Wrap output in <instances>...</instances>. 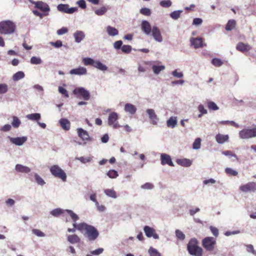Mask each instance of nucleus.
<instances>
[{
  "label": "nucleus",
  "instance_id": "obj_39",
  "mask_svg": "<svg viewBox=\"0 0 256 256\" xmlns=\"http://www.w3.org/2000/svg\"><path fill=\"white\" fill-rule=\"evenodd\" d=\"M66 211L70 216L72 220L74 222V223L76 224V221L78 220V216L71 210H66Z\"/></svg>",
  "mask_w": 256,
  "mask_h": 256
},
{
  "label": "nucleus",
  "instance_id": "obj_51",
  "mask_svg": "<svg viewBox=\"0 0 256 256\" xmlns=\"http://www.w3.org/2000/svg\"><path fill=\"white\" fill-rule=\"evenodd\" d=\"M198 110L199 112H200V114L198 116V118H200L202 114H207L206 110L205 109L204 106L202 104L199 105L198 107Z\"/></svg>",
  "mask_w": 256,
  "mask_h": 256
},
{
  "label": "nucleus",
  "instance_id": "obj_29",
  "mask_svg": "<svg viewBox=\"0 0 256 256\" xmlns=\"http://www.w3.org/2000/svg\"><path fill=\"white\" fill-rule=\"evenodd\" d=\"M177 119L176 117H170L168 120H167V126L169 128H174L176 124H177Z\"/></svg>",
  "mask_w": 256,
  "mask_h": 256
},
{
  "label": "nucleus",
  "instance_id": "obj_62",
  "mask_svg": "<svg viewBox=\"0 0 256 256\" xmlns=\"http://www.w3.org/2000/svg\"><path fill=\"white\" fill-rule=\"evenodd\" d=\"M210 230L211 232H212L214 236H215L216 237L218 236L219 233L218 230L216 228L210 226Z\"/></svg>",
  "mask_w": 256,
  "mask_h": 256
},
{
  "label": "nucleus",
  "instance_id": "obj_33",
  "mask_svg": "<svg viewBox=\"0 0 256 256\" xmlns=\"http://www.w3.org/2000/svg\"><path fill=\"white\" fill-rule=\"evenodd\" d=\"M24 74L23 72L19 71L14 74L12 76V80L14 81H18L24 77Z\"/></svg>",
  "mask_w": 256,
  "mask_h": 256
},
{
  "label": "nucleus",
  "instance_id": "obj_57",
  "mask_svg": "<svg viewBox=\"0 0 256 256\" xmlns=\"http://www.w3.org/2000/svg\"><path fill=\"white\" fill-rule=\"evenodd\" d=\"M76 159L79 160L85 164L86 162H90L92 160V158L90 156L86 157V158H84V156H81V157L76 158Z\"/></svg>",
  "mask_w": 256,
  "mask_h": 256
},
{
  "label": "nucleus",
  "instance_id": "obj_54",
  "mask_svg": "<svg viewBox=\"0 0 256 256\" xmlns=\"http://www.w3.org/2000/svg\"><path fill=\"white\" fill-rule=\"evenodd\" d=\"M212 63L216 66H220L222 65L223 62L220 59L214 58L212 60Z\"/></svg>",
  "mask_w": 256,
  "mask_h": 256
},
{
  "label": "nucleus",
  "instance_id": "obj_4",
  "mask_svg": "<svg viewBox=\"0 0 256 256\" xmlns=\"http://www.w3.org/2000/svg\"><path fill=\"white\" fill-rule=\"evenodd\" d=\"M51 174L56 178L62 180L63 182L66 180V172L58 165H53L50 168Z\"/></svg>",
  "mask_w": 256,
  "mask_h": 256
},
{
  "label": "nucleus",
  "instance_id": "obj_7",
  "mask_svg": "<svg viewBox=\"0 0 256 256\" xmlns=\"http://www.w3.org/2000/svg\"><path fill=\"white\" fill-rule=\"evenodd\" d=\"M118 118V114L116 112H112L110 114L108 118V125L112 126L114 128H117L120 127V125L118 124L117 121Z\"/></svg>",
  "mask_w": 256,
  "mask_h": 256
},
{
  "label": "nucleus",
  "instance_id": "obj_8",
  "mask_svg": "<svg viewBox=\"0 0 256 256\" xmlns=\"http://www.w3.org/2000/svg\"><path fill=\"white\" fill-rule=\"evenodd\" d=\"M73 93L75 95L82 96L85 100H88L90 98V92L84 88H75L73 90Z\"/></svg>",
  "mask_w": 256,
  "mask_h": 256
},
{
  "label": "nucleus",
  "instance_id": "obj_2",
  "mask_svg": "<svg viewBox=\"0 0 256 256\" xmlns=\"http://www.w3.org/2000/svg\"><path fill=\"white\" fill-rule=\"evenodd\" d=\"M187 248L188 252L194 256H202L203 250L198 246V241L196 238H192L189 241Z\"/></svg>",
  "mask_w": 256,
  "mask_h": 256
},
{
  "label": "nucleus",
  "instance_id": "obj_14",
  "mask_svg": "<svg viewBox=\"0 0 256 256\" xmlns=\"http://www.w3.org/2000/svg\"><path fill=\"white\" fill-rule=\"evenodd\" d=\"M8 138L11 142L16 146L22 145L27 140V138L26 136L18 138H11L9 136Z\"/></svg>",
  "mask_w": 256,
  "mask_h": 256
},
{
  "label": "nucleus",
  "instance_id": "obj_32",
  "mask_svg": "<svg viewBox=\"0 0 256 256\" xmlns=\"http://www.w3.org/2000/svg\"><path fill=\"white\" fill-rule=\"evenodd\" d=\"M93 66L103 71L106 70L108 68L106 65L102 64L100 61H95Z\"/></svg>",
  "mask_w": 256,
  "mask_h": 256
},
{
  "label": "nucleus",
  "instance_id": "obj_28",
  "mask_svg": "<svg viewBox=\"0 0 256 256\" xmlns=\"http://www.w3.org/2000/svg\"><path fill=\"white\" fill-rule=\"evenodd\" d=\"M176 162L178 164L184 166H190L192 164L190 160L186 158L178 159Z\"/></svg>",
  "mask_w": 256,
  "mask_h": 256
},
{
  "label": "nucleus",
  "instance_id": "obj_42",
  "mask_svg": "<svg viewBox=\"0 0 256 256\" xmlns=\"http://www.w3.org/2000/svg\"><path fill=\"white\" fill-rule=\"evenodd\" d=\"M201 146V139L199 138H196L192 144V148L194 149H199Z\"/></svg>",
  "mask_w": 256,
  "mask_h": 256
},
{
  "label": "nucleus",
  "instance_id": "obj_44",
  "mask_svg": "<svg viewBox=\"0 0 256 256\" xmlns=\"http://www.w3.org/2000/svg\"><path fill=\"white\" fill-rule=\"evenodd\" d=\"M107 176L111 178H116L118 176V173L115 170H112L107 172Z\"/></svg>",
  "mask_w": 256,
  "mask_h": 256
},
{
  "label": "nucleus",
  "instance_id": "obj_19",
  "mask_svg": "<svg viewBox=\"0 0 256 256\" xmlns=\"http://www.w3.org/2000/svg\"><path fill=\"white\" fill-rule=\"evenodd\" d=\"M142 29L147 35L150 34L152 30L150 24L146 20L142 21Z\"/></svg>",
  "mask_w": 256,
  "mask_h": 256
},
{
  "label": "nucleus",
  "instance_id": "obj_56",
  "mask_svg": "<svg viewBox=\"0 0 256 256\" xmlns=\"http://www.w3.org/2000/svg\"><path fill=\"white\" fill-rule=\"evenodd\" d=\"M222 154L226 156H234L237 160H238V158L237 156L230 150H226L222 152Z\"/></svg>",
  "mask_w": 256,
  "mask_h": 256
},
{
  "label": "nucleus",
  "instance_id": "obj_41",
  "mask_svg": "<svg viewBox=\"0 0 256 256\" xmlns=\"http://www.w3.org/2000/svg\"><path fill=\"white\" fill-rule=\"evenodd\" d=\"M12 126L16 128H18L20 124V121L18 119V118L16 116H14L12 117Z\"/></svg>",
  "mask_w": 256,
  "mask_h": 256
},
{
  "label": "nucleus",
  "instance_id": "obj_43",
  "mask_svg": "<svg viewBox=\"0 0 256 256\" xmlns=\"http://www.w3.org/2000/svg\"><path fill=\"white\" fill-rule=\"evenodd\" d=\"M108 9L105 6H102L99 9L95 10V13L98 16H102L107 11Z\"/></svg>",
  "mask_w": 256,
  "mask_h": 256
},
{
  "label": "nucleus",
  "instance_id": "obj_13",
  "mask_svg": "<svg viewBox=\"0 0 256 256\" xmlns=\"http://www.w3.org/2000/svg\"><path fill=\"white\" fill-rule=\"evenodd\" d=\"M152 36L155 40L158 42L162 41V37L158 28L156 26H153L152 30Z\"/></svg>",
  "mask_w": 256,
  "mask_h": 256
},
{
  "label": "nucleus",
  "instance_id": "obj_27",
  "mask_svg": "<svg viewBox=\"0 0 256 256\" xmlns=\"http://www.w3.org/2000/svg\"><path fill=\"white\" fill-rule=\"evenodd\" d=\"M75 41L77 42H80L84 38V34L82 31H76L74 34Z\"/></svg>",
  "mask_w": 256,
  "mask_h": 256
},
{
  "label": "nucleus",
  "instance_id": "obj_58",
  "mask_svg": "<svg viewBox=\"0 0 256 256\" xmlns=\"http://www.w3.org/2000/svg\"><path fill=\"white\" fill-rule=\"evenodd\" d=\"M140 14L146 16H149L151 13L150 10L146 8H141L140 10Z\"/></svg>",
  "mask_w": 256,
  "mask_h": 256
},
{
  "label": "nucleus",
  "instance_id": "obj_53",
  "mask_svg": "<svg viewBox=\"0 0 256 256\" xmlns=\"http://www.w3.org/2000/svg\"><path fill=\"white\" fill-rule=\"evenodd\" d=\"M150 64V62H144V64L145 66L142 65H139L138 67V70L140 72H145L148 69V68L146 66V65L148 64Z\"/></svg>",
  "mask_w": 256,
  "mask_h": 256
},
{
  "label": "nucleus",
  "instance_id": "obj_18",
  "mask_svg": "<svg viewBox=\"0 0 256 256\" xmlns=\"http://www.w3.org/2000/svg\"><path fill=\"white\" fill-rule=\"evenodd\" d=\"M87 70L85 68L79 67L78 68H74L70 70V74L75 75H84L86 74Z\"/></svg>",
  "mask_w": 256,
  "mask_h": 256
},
{
  "label": "nucleus",
  "instance_id": "obj_50",
  "mask_svg": "<svg viewBox=\"0 0 256 256\" xmlns=\"http://www.w3.org/2000/svg\"><path fill=\"white\" fill-rule=\"evenodd\" d=\"M122 50L124 53L129 54L132 51V47L130 45H124L122 46Z\"/></svg>",
  "mask_w": 256,
  "mask_h": 256
},
{
  "label": "nucleus",
  "instance_id": "obj_38",
  "mask_svg": "<svg viewBox=\"0 0 256 256\" xmlns=\"http://www.w3.org/2000/svg\"><path fill=\"white\" fill-rule=\"evenodd\" d=\"M30 62L32 64H40L42 63V60L40 58L36 56H32Z\"/></svg>",
  "mask_w": 256,
  "mask_h": 256
},
{
  "label": "nucleus",
  "instance_id": "obj_17",
  "mask_svg": "<svg viewBox=\"0 0 256 256\" xmlns=\"http://www.w3.org/2000/svg\"><path fill=\"white\" fill-rule=\"evenodd\" d=\"M146 113L148 114L150 119L152 122V124L156 125L157 124L158 118L153 109H148Z\"/></svg>",
  "mask_w": 256,
  "mask_h": 256
},
{
  "label": "nucleus",
  "instance_id": "obj_49",
  "mask_svg": "<svg viewBox=\"0 0 256 256\" xmlns=\"http://www.w3.org/2000/svg\"><path fill=\"white\" fill-rule=\"evenodd\" d=\"M208 107L210 110H216L218 109V107L217 105L213 102H208Z\"/></svg>",
  "mask_w": 256,
  "mask_h": 256
},
{
  "label": "nucleus",
  "instance_id": "obj_21",
  "mask_svg": "<svg viewBox=\"0 0 256 256\" xmlns=\"http://www.w3.org/2000/svg\"><path fill=\"white\" fill-rule=\"evenodd\" d=\"M60 126L62 129L68 130L70 128V122L66 118H62L60 120Z\"/></svg>",
  "mask_w": 256,
  "mask_h": 256
},
{
  "label": "nucleus",
  "instance_id": "obj_60",
  "mask_svg": "<svg viewBox=\"0 0 256 256\" xmlns=\"http://www.w3.org/2000/svg\"><path fill=\"white\" fill-rule=\"evenodd\" d=\"M160 5L164 8H168L172 5V2L170 0H162L160 2Z\"/></svg>",
  "mask_w": 256,
  "mask_h": 256
},
{
  "label": "nucleus",
  "instance_id": "obj_34",
  "mask_svg": "<svg viewBox=\"0 0 256 256\" xmlns=\"http://www.w3.org/2000/svg\"><path fill=\"white\" fill-rule=\"evenodd\" d=\"M165 69V66H156L153 65L152 66V70L154 72L155 74H158L161 71L164 70Z\"/></svg>",
  "mask_w": 256,
  "mask_h": 256
},
{
  "label": "nucleus",
  "instance_id": "obj_47",
  "mask_svg": "<svg viewBox=\"0 0 256 256\" xmlns=\"http://www.w3.org/2000/svg\"><path fill=\"white\" fill-rule=\"evenodd\" d=\"M225 172L228 175L236 176L238 175V172L231 168H227L225 169Z\"/></svg>",
  "mask_w": 256,
  "mask_h": 256
},
{
  "label": "nucleus",
  "instance_id": "obj_23",
  "mask_svg": "<svg viewBox=\"0 0 256 256\" xmlns=\"http://www.w3.org/2000/svg\"><path fill=\"white\" fill-rule=\"evenodd\" d=\"M67 240L68 242L72 244L79 243L80 241V237L75 234L68 236Z\"/></svg>",
  "mask_w": 256,
  "mask_h": 256
},
{
  "label": "nucleus",
  "instance_id": "obj_61",
  "mask_svg": "<svg viewBox=\"0 0 256 256\" xmlns=\"http://www.w3.org/2000/svg\"><path fill=\"white\" fill-rule=\"evenodd\" d=\"M58 91L60 94H64L65 97L68 98L69 96H68V91L66 88H64L62 86H59L58 87Z\"/></svg>",
  "mask_w": 256,
  "mask_h": 256
},
{
  "label": "nucleus",
  "instance_id": "obj_6",
  "mask_svg": "<svg viewBox=\"0 0 256 256\" xmlns=\"http://www.w3.org/2000/svg\"><path fill=\"white\" fill-rule=\"evenodd\" d=\"M240 136L243 139L256 137V127L252 128H244L239 132Z\"/></svg>",
  "mask_w": 256,
  "mask_h": 256
},
{
  "label": "nucleus",
  "instance_id": "obj_25",
  "mask_svg": "<svg viewBox=\"0 0 256 256\" xmlns=\"http://www.w3.org/2000/svg\"><path fill=\"white\" fill-rule=\"evenodd\" d=\"M78 136L83 140H87L89 138L88 132L82 128H78L77 130Z\"/></svg>",
  "mask_w": 256,
  "mask_h": 256
},
{
  "label": "nucleus",
  "instance_id": "obj_11",
  "mask_svg": "<svg viewBox=\"0 0 256 256\" xmlns=\"http://www.w3.org/2000/svg\"><path fill=\"white\" fill-rule=\"evenodd\" d=\"M33 4H34L36 8L44 12H48L50 10L48 5L42 1L34 2Z\"/></svg>",
  "mask_w": 256,
  "mask_h": 256
},
{
  "label": "nucleus",
  "instance_id": "obj_35",
  "mask_svg": "<svg viewBox=\"0 0 256 256\" xmlns=\"http://www.w3.org/2000/svg\"><path fill=\"white\" fill-rule=\"evenodd\" d=\"M26 118L30 120H38L40 118L41 116L39 113H34L28 114Z\"/></svg>",
  "mask_w": 256,
  "mask_h": 256
},
{
  "label": "nucleus",
  "instance_id": "obj_52",
  "mask_svg": "<svg viewBox=\"0 0 256 256\" xmlns=\"http://www.w3.org/2000/svg\"><path fill=\"white\" fill-rule=\"evenodd\" d=\"M182 12L181 10H176L170 14V16L174 20H177L180 16V14Z\"/></svg>",
  "mask_w": 256,
  "mask_h": 256
},
{
  "label": "nucleus",
  "instance_id": "obj_20",
  "mask_svg": "<svg viewBox=\"0 0 256 256\" xmlns=\"http://www.w3.org/2000/svg\"><path fill=\"white\" fill-rule=\"evenodd\" d=\"M236 48L238 51L244 52L249 51L250 49V47L248 44L240 42L238 44Z\"/></svg>",
  "mask_w": 256,
  "mask_h": 256
},
{
  "label": "nucleus",
  "instance_id": "obj_30",
  "mask_svg": "<svg viewBox=\"0 0 256 256\" xmlns=\"http://www.w3.org/2000/svg\"><path fill=\"white\" fill-rule=\"evenodd\" d=\"M106 32L110 36H115L118 34V31L117 29L110 26L106 27Z\"/></svg>",
  "mask_w": 256,
  "mask_h": 256
},
{
  "label": "nucleus",
  "instance_id": "obj_22",
  "mask_svg": "<svg viewBox=\"0 0 256 256\" xmlns=\"http://www.w3.org/2000/svg\"><path fill=\"white\" fill-rule=\"evenodd\" d=\"M228 135H223L222 134H218L216 136V140L218 143L222 144L224 143L225 142H226L228 140Z\"/></svg>",
  "mask_w": 256,
  "mask_h": 256
},
{
  "label": "nucleus",
  "instance_id": "obj_26",
  "mask_svg": "<svg viewBox=\"0 0 256 256\" xmlns=\"http://www.w3.org/2000/svg\"><path fill=\"white\" fill-rule=\"evenodd\" d=\"M16 170L18 172L24 173H28L30 172V169L28 167L20 164L16 166Z\"/></svg>",
  "mask_w": 256,
  "mask_h": 256
},
{
  "label": "nucleus",
  "instance_id": "obj_24",
  "mask_svg": "<svg viewBox=\"0 0 256 256\" xmlns=\"http://www.w3.org/2000/svg\"><path fill=\"white\" fill-rule=\"evenodd\" d=\"M124 110L132 114H134L136 111V108L131 104H126L124 106Z\"/></svg>",
  "mask_w": 256,
  "mask_h": 256
},
{
  "label": "nucleus",
  "instance_id": "obj_12",
  "mask_svg": "<svg viewBox=\"0 0 256 256\" xmlns=\"http://www.w3.org/2000/svg\"><path fill=\"white\" fill-rule=\"evenodd\" d=\"M146 235L148 238L153 237L155 239L158 238V236L155 230L148 226H145L144 228Z\"/></svg>",
  "mask_w": 256,
  "mask_h": 256
},
{
  "label": "nucleus",
  "instance_id": "obj_5",
  "mask_svg": "<svg viewBox=\"0 0 256 256\" xmlns=\"http://www.w3.org/2000/svg\"><path fill=\"white\" fill-rule=\"evenodd\" d=\"M216 245V240L213 237H206L202 240V246L207 251L214 250Z\"/></svg>",
  "mask_w": 256,
  "mask_h": 256
},
{
  "label": "nucleus",
  "instance_id": "obj_46",
  "mask_svg": "<svg viewBox=\"0 0 256 256\" xmlns=\"http://www.w3.org/2000/svg\"><path fill=\"white\" fill-rule=\"evenodd\" d=\"M34 178L36 182L40 185L42 186L45 184L44 180L37 174H34Z\"/></svg>",
  "mask_w": 256,
  "mask_h": 256
},
{
  "label": "nucleus",
  "instance_id": "obj_63",
  "mask_svg": "<svg viewBox=\"0 0 256 256\" xmlns=\"http://www.w3.org/2000/svg\"><path fill=\"white\" fill-rule=\"evenodd\" d=\"M122 40H117L114 44V48L116 50H119L122 48Z\"/></svg>",
  "mask_w": 256,
  "mask_h": 256
},
{
  "label": "nucleus",
  "instance_id": "obj_40",
  "mask_svg": "<svg viewBox=\"0 0 256 256\" xmlns=\"http://www.w3.org/2000/svg\"><path fill=\"white\" fill-rule=\"evenodd\" d=\"M82 62L86 66L90 65L94 66L95 60L91 58H84Z\"/></svg>",
  "mask_w": 256,
  "mask_h": 256
},
{
  "label": "nucleus",
  "instance_id": "obj_55",
  "mask_svg": "<svg viewBox=\"0 0 256 256\" xmlns=\"http://www.w3.org/2000/svg\"><path fill=\"white\" fill-rule=\"evenodd\" d=\"M8 90V85L6 84H0V94H5Z\"/></svg>",
  "mask_w": 256,
  "mask_h": 256
},
{
  "label": "nucleus",
  "instance_id": "obj_31",
  "mask_svg": "<svg viewBox=\"0 0 256 256\" xmlns=\"http://www.w3.org/2000/svg\"><path fill=\"white\" fill-rule=\"evenodd\" d=\"M236 20H230L228 21L226 26V30L228 31L231 30L236 27Z\"/></svg>",
  "mask_w": 256,
  "mask_h": 256
},
{
  "label": "nucleus",
  "instance_id": "obj_9",
  "mask_svg": "<svg viewBox=\"0 0 256 256\" xmlns=\"http://www.w3.org/2000/svg\"><path fill=\"white\" fill-rule=\"evenodd\" d=\"M240 190L242 192H254L256 190V182H249L245 184L242 185Z\"/></svg>",
  "mask_w": 256,
  "mask_h": 256
},
{
  "label": "nucleus",
  "instance_id": "obj_10",
  "mask_svg": "<svg viewBox=\"0 0 256 256\" xmlns=\"http://www.w3.org/2000/svg\"><path fill=\"white\" fill-rule=\"evenodd\" d=\"M57 8L58 11L66 14H72L78 10L77 8H70L68 5L66 4H60Z\"/></svg>",
  "mask_w": 256,
  "mask_h": 256
},
{
  "label": "nucleus",
  "instance_id": "obj_48",
  "mask_svg": "<svg viewBox=\"0 0 256 256\" xmlns=\"http://www.w3.org/2000/svg\"><path fill=\"white\" fill-rule=\"evenodd\" d=\"M176 238L180 240H182L185 238L184 234L179 230H176Z\"/></svg>",
  "mask_w": 256,
  "mask_h": 256
},
{
  "label": "nucleus",
  "instance_id": "obj_36",
  "mask_svg": "<svg viewBox=\"0 0 256 256\" xmlns=\"http://www.w3.org/2000/svg\"><path fill=\"white\" fill-rule=\"evenodd\" d=\"M104 192L106 195L110 197L114 198H116V192L114 190L106 189L104 190Z\"/></svg>",
  "mask_w": 256,
  "mask_h": 256
},
{
  "label": "nucleus",
  "instance_id": "obj_37",
  "mask_svg": "<svg viewBox=\"0 0 256 256\" xmlns=\"http://www.w3.org/2000/svg\"><path fill=\"white\" fill-rule=\"evenodd\" d=\"M64 210L57 208L50 212V214L54 216L57 217L62 214L64 212Z\"/></svg>",
  "mask_w": 256,
  "mask_h": 256
},
{
  "label": "nucleus",
  "instance_id": "obj_15",
  "mask_svg": "<svg viewBox=\"0 0 256 256\" xmlns=\"http://www.w3.org/2000/svg\"><path fill=\"white\" fill-rule=\"evenodd\" d=\"M161 164L162 165L168 164L170 166H174L170 156L166 154H162L160 156Z\"/></svg>",
  "mask_w": 256,
  "mask_h": 256
},
{
  "label": "nucleus",
  "instance_id": "obj_1",
  "mask_svg": "<svg viewBox=\"0 0 256 256\" xmlns=\"http://www.w3.org/2000/svg\"><path fill=\"white\" fill-rule=\"evenodd\" d=\"M73 226L80 231L84 230L86 236L90 241L95 240L98 236V232L92 226L86 223H80L78 224L74 223Z\"/></svg>",
  "mask_w": 256,
  "mask_h": 256
},
{
  "label": "nucleus",
  "instance_id": "obj_3",
  "mask_svg": "<svg viewBox=\"0 0 256 256\" xmlns=\"http://www.w3.org/2000/svg\"><path fill=\"white\" fill-rule=\"evenodd\" d=\"M15 24L10 20H4L0 22V34H9L14 32Z\"/></svg>",
  "mask_w": 256,
  "mask_h": 256
},
{
  "label": "nucleus",
  "instance_id": "obj_45",
  "mask_svg": "<svg viewBox=\"0 0 256 256\" xmlns=\"http://www.w3.org/2000/svg\"><path fill=\"white\" fill-rule=\"evenodd\" d=\"M150 256H161L160 254L155 248H150L148 250Z\"/></svg>",
  "mask_w": 256,
  "mask_h": 256
},
{
  "label": "nucleus",
  "instance_id": "obj_16",
  "mask_svg": "<svg viewBox=\"0 0 256 256\" xmlns=\"http://www.w3.org/2000/svg\"><path fill=\"white\" fill-rule=\"evenodd\" d=\"M191 44L194 46L195 48H198L203 46V40L200 38H194L190 39Z\"/></svg>",
  "mask_w": 256,
  "mask_h": 256
},
{
  "label": "nucleus",
  "instance_id": "obj_59",
  "mask_svg": "<svg viewBox=\"0 0 256 256\" xmlns=\"http://www.w3.org/2000/svg\"><path fill=\"white\" fill-rule=\"evenodd\" d=\"M32 232L34 234L38 236L43 237L45 236V234L38 229H33Z\"/></svg>",
  "mask_w": 256,
  "mask_h": 256
},
{
  "label": "nucleus",
  "instance_id": "obj_64",
  "mask_svg": "<svg viewBox=\"0 0 256 256\" xmlns=\"http://www.w3.org/2000/svg\"><path fill=\"white\" fill-rule=\"evenodd\" d=\"M68 32V29L66 28L62 27V28L57 30V34L58 35H62L66 34Z\"/></svg>",
  "mask_w": 256,
  "mask_h": 256
}]
</instances>
